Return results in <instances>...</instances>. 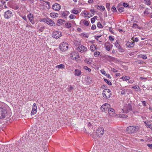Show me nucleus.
Here are the masks:
<instances>
[{
  "mask_svg": "<svg viewBox=\"0 0 152 152\" xmlns=\"http://www.w3.org/2000/svg\"><path fill=\"white\" fill-rule=\"evenodd\" d=\"M4 16L5 18L8 19L12 16V12L10 10H8L5 12Z\"/></svg>",
  "mask_w": 152,
  "mask_h": 152,
  "instance_id": "9",
  "label": "nucleus"
},
{
  "mask_svg": "<svg viewBox=\"0 0 152 152\" xmlns=\"http://www.w3.org/2000/svg\"><path fill=\"white\" fill-rule=\"evenodd\" d=\"M102 36V35H100L98 36H95V38L97 40H98V38Z\"/></svg>",
  "mask_w": 152,
  "mask_h": 152,
  "instance_id": "52",
  "label": "nucleus"
},
{
  "mask_svg": "<svg viewBox=\"0 0 152 152\" xmlns=\"http://www.w3.org/2000/svg\"><path fill=\"white\" fill-rule=\"evenodd\" d=\"M134 42H128L127 43L126 45L129 48H132L134 46Z\"/></svg>",
  "mask_w": 152,
  "mask_h": 152,
  "instance_id": "20",
  "label": "nucleus"
},
{
  "mask_svg": "<svg viewBox=\"0 0 152 152\" xmlns=\"http://www.w3.org/2000/svg\"><path fill=\"white\" fill-rule=\"evenodd\" d=\"M19 7V6L17 5H15L13 6L12 8L15 10L18 9Z\"/></svg>",
  "mask_w": 152,
  "mask_h": 152,
  "instance_id": "32",
  "label": "nucleus"
},
{
  "mask_svg": "<svg viewBox=\"0 0 152 152\" xmlns=\"http://www.w3.org/2000/svg\"><path fill=\"white\" fill-rule=\"evenodd\" d=\"M22 18L26 21H27L26 18L25 16H23L22 17Z\"/></svg>",
  "mask_w": 152,
  "mask_h": 152,
  "instance_id": "58",
  "label": "nucleus"
},
{
  "mask_svg": "<svg viewBox=\"0 0 152 152\" xmlns=\"http://www.w3.org/2000/svg\"><path fill=\"white\" fill-rule=\"evenodd\" d=\"M138 38H137V37H136L135 39H134V41L137 42H138Z\"/></svg>",
  "mask_w": 152,
  "mask_h": 152,
  "instance_id": "64",
  "label": "nucleus"
},
{
  "mask_svg": "<svg viewBox=\"0 0 152 152\" xmlns=\"http://www.w3.org/2000/svg\"><path fill=\"white\" fill-rule=\"evenodd\" d=\"M91 12H93V13H92V15L90 16V17L91 16V17L92 16L94 15V12H95V11L94 10V9H91L90 10Z\"/></svg>",
  "mask_w": 152,
  "mask_h": 152,
  "instance_id": "46",
  "label": "nucleus"
},
{
  "mask_svg": "<svg viewBox=\"0 0 152 152\" xmlns=\"http://www.w3.org/2000/svg\"><path fill=\"white\" fill-rule=\"evenodd\" d=\"M79 57V56L77 52H74L71 54L70 58L72 59H77Z\"/></svg>",
  "mask_w": 152,
  "mask_h": 152,
  "instance_id": "10",
  "label": "nucleus"
},
{
  "mask_svg": "<svg viewBox=\"0 0 152 152\" xmlns=\"http://www.w3.org/2000/svg\"><path fill=\"white\" fill-rule=\"evenodd\" d=\"M28 18L30 20V22L32 24H34L35 23V21L34 20L33 15L31 13H30L27 16Z\"/></svg>",
  "mask_w": 152,
  "mask_h": 152,
  "instance_id": "16",
  "label": "nucleus"
},
{
  "mask_svg": "<svg viewBox=\"0 0 152 152\" xmlns=\"http://www.w3.org/2000/svg\"><path fill=\"white\" fill-rule=\"evenodd\" d=\"M129 77L125 76L122 77L121 79H123V81H126L129 80Z\"/></svg>",
  "mask_w": 152,
  "mask_h": 152,
  "instance_id": "21",
  "label": "nucleus"
},
{
  "mask_svg": "<svg viewBox=\"0 0 152 152\" xmlns=\"http://www.w3.org/2000/svg\"><path fill=\"white\" fill-rule=\"evenodd\" d=\"M108 112L109 115L110 116H113L115 115V111L114 110L110 107Z\"/></svg>",
  "mask_w": 152,
  "mask_h": 152,
  "instance_id": "12",
  "label": "nucleus"
},
{
  "mask_svg": "<svg viewBox=\"0 0 152 152\" xmlns=\"http://www.w3.org/2000/svg\"><path fill=\"white\" fill-rule=\"evenodd\" d=\"M110 4L109 3H107L106 5V7L107 10L109 11L110 10Z\"/></svg>",
  "mask_w": 152,
  "mask_h": 152,
  "instance_id": "39",
  "label": "nucleus"
},
{
  "mask_svg": "<svg viewBox=\"0 0 152 152\" xmlns=\"http://www.w3.org/2000/svg\"><path fill=\"white\" fill-rule=\"evenodd\" d=\"M89 14V13L87 11H86L84 13V14L85 15H86V16H88Z\"/></svg>",
  "mask_w": 152,
  "mask_h": 152,
  "instance_id": "59",
  "label": "nucleus"
},
{
  "mask_svg": "<svg viewBox=\"0 0 152 152\" xmlns=\"http://www.w3.org/2000/svg\"><path fill=\"white\" fill-rule=\"evenodd\" d=\"M96 25L94 24H93L92 25V26H91V29L92 30H94V29H96Z\"/></svg>",
  "mask_w": 152,
  "mask_h": 152,
  "instance_id": "45",
  "label": "nucleus"
},
{
  "mask_svg": "<svg viewBox=\"0 0 152 152\" xmlns=\"http://www.w3.org/2000/svg\"><path fill=\"white\" fill-rule=\"evenodd\" d=\"M91 61H90L89 60H86V63H87V64H90L91 63Z\"/></svg>",
  "mask_w": 152,
  "mask_h": 152,
  "instance_id": "55",
  "label": "nucleus"
},
{
  "mask_svg": "<svg viewBox=\"0 0 152 152\" xmlns=\"http://www.w3.org/2000/svg\"><path fill=\"white\" fill-rule=\"evenodd\" d=\"M5 3V2L4 1H0V8H1L3 6Z\"/></svg>",
  "mask_w": 152,
  "mask_h": 152,
  "instance_id": "28",
  "label": "nucleus"
},
{
  "mask_svg": "<svg viewBox=\"0 0 152 152\" xmlns=\"http://www.w3.org/2000/svg\"><path fill=\"white\" fill-rule=\"evenodd\" d=\"M83 23L86 26H88L89 25V23L88 21L86 20H84L83 21Z\"/></svg>",
  "mask_w": 152,
  "mask_h": 152,
  "instance_id": "36",
  "label": "nucleus"
},
{
  "mask_svg": "<svg viewBox=\"0 0 152 152\" xmlns=\"http://www.w3.org/2000/svg\"><path fill=\"white\" fill-rule=\"evenodd\" d=\"M97 26L98 28H103V26L100 22H98L97 23Z\"/></svg>",
  "mask_w": 152,
  "mask_h": 152,
  "instance_id": "33",
  "label": "nucleus"
},
{
  "mask_svg": "<svg viewBox=\"0 0 152 152\" xmlns=\"http://www.w3.org/2000/svg\"><path fill=\"white\" fill-rule=\"evenodd\" d=\"M145 2V4L148 5H150L151 4V1L150 0H144Z\"/></svg>",
  "mask_w": 152,
  "mask_h": 152,
  "instance_id": "27",
  "label": "nucleus"
},
{
  "mask_svg": "<svg viewBox=\"0 0 152 152\" xmlns=\"http://www.w3.org/2000/svg\"><path fill=\"white\" fill-rule=\"evenodd\" d=\"M129 5L127 3H123V6L124 7H127Z\"/></svg>",
  "mask_w": 152,
  "mask_h": 152,
  "instance_id": "57",
  "label": "nucleus"
},
{
  "mask_svg": "<svg viewBox=\"0 0 152 152\" xmlns=\"http://www.w3.org/2000/svg\"><path fill=\"white\" fill-rule=\"evenodd\" d=\"M42 21L51 26H53L55 25V23L49 18L43 19Z\"/></svg>",
  "mask_w": 152,
  "mask_h": 152,
  "instance_id": "7",
  "label": "nucleus"
},
{
  "mask_svg": "<svg viewBox=\"0 0 152 152\" xmlns=\"http://www.w3.org/2000/svg\"><path fill=\"white\" fill-rule=\"evenodd\" d=\"M118 48V50L119 51L123 52L124 51V49L121 48V47Z\"/></svg>",
  "mask_w": 152,
  "mask_h": 152,
  "instance_id": "43",
  "label": "nucleus"
},
{
  "mask_svg": "<svg viewBox=\"0 0 152 152\" xmlns=\"http://www.w3.org/2000/svg\"><path fill=\"white\" fill-rule=\"evenodd\" d=\"M98 7L100 8V9H99V10L102 12H103L105 9L104 6H102H102L98 5V7H97V9H98Z\"/></svg>",
  "mask_w": 152,
  "mask_h": 152,
  "instance_id": "22",
  "label": "nucleus"
},
{
  "mask_svg": "<svg viewBox=\"0 0 152 152\" xmlns=\"http://www.w3.org/2000/svg\"><path fill=\"white\" fill-rule=\"evenodd\" d=\"M73 89V87L71 86H70L68 88V91L71 92Z\"/></svg>",
  "mask_w": 152,
  "mask_h": 152,
  "instance_id": "41",
  "label": "nucleus"
},
{
  "mask_svg": "<svg viewBox=\"0 0 152 152\" xmlns=\"http://www.w3.org/2000/svg\"><path fill=\"white\" fill-rule=\"evenodd\" d=\"M104 81L108 85H112L111 82L110 81L107 80L106 79H104Z\"/></svg>",
  "mask_w": 152,
  "mask_h": 152,
  "instance_id": "26",
  "label": "nucleus"
},
{
  "mask_svg": "<svg viewBox=\"0 0 152 152\" xmlns=\"http://www.w3.org/2000/svg\"><path fill=\"white\" fill-rule=\"evenodd\" d=\"M56 67L58 69H63L64 68L65 66L64 64H61L56 66Z\"/></svg>",
  "mask_w": 152,
  "mask_h": 152,
  "instance_id": "24",
  "label": "nucleus"
},
{
  "mask_svg": "<svg viewBox=\"0 0 152 152\" xmlns=\"http://www.w3.org/2000/svg\"><path fill=\"white\" fill-rule=\"evenodd\" d=\"M138 129L139 127L138 126H130L127 128L126 131L129 134H133L137 132Z\"/></svg>",
  "mask_w": 152,
  "mask_h": 152,
  "instance_id": "2",
  "label": "nucleus"
},
{
  "mask_svg": "<svg viewBox=\"0 0 152 152\" xmlns=\"http://www.w3.org/2000/svg\"><path fill=\"white\" fill-rule=\"evenodd\" d=\"M100 54V53L99 52L96 51L94 53V56L95 57H97L99 56Z\"/></svg>",
  "mask_w": 152,
  "mask_h": 152,
  "instance_id": "34",
  "label": "nucleus"
},
{
  "mask_svg": "<svg viewBox=\"0 0 152 152\" xmlns=\"http://www.w3.org/2000/svg\"><path fill=\"white\" fill-rule=\"evenodd\" d=\"M96 47V46H95L94 45H92L91 46L90 48L91 50L94 51L95 50L94 48Z\"/></svg>",
  "mask_w": 152,
  "mask_h": 152,
  "instance_id": "30",
  "label": "nucleus"
},
{
  "mask_svg": "<svg viewBox=\"0 0 152 152\" xmlns=\"http://www.w3.org/2000/svg\"><path fill=\"white\" fill-rule=\"evenodd\" d=\"M81 72L78 69H75V76H79L81 75Z\"/></svg>",
  "mask_w": 152,
  "mask_h": 152,
  "instance_id": "18",
  "label": "nucleus"
},
{
  "mask_svg": "<svg viewBox=\"0 0 152 152\" xmlns=\"http://www.w3.org/2000/svg\"><path fill=\"white\" fill-rule=\"evenodd\" d=\"M109 30L112 33V34H113L114 33V32H113V31H112V28H109Z\"/></svg>",
  "mask_w": 152,
  "mask_h": 152,
  "instance_id": "61",
  "label": "nucleus"
},
{
  "mask_svg": "<svg viewBox=\"0 0 152 152\" xmlns=\"http://www.w3.org/2000/svg\"><path fill=\"white\" fill-rule=\"evenodd\" d=\"M68 14L67 12H63L62 13V17H66L67 16Z\"/></svg>",
  "mask_w": 152,
  "mask_h": 152,
  "instance_id": "29",
  "label": "nucleus"
},
{
  "mask_svg": "<svg viewBox=\"0 0 152 152\" xmlns=\"http://www.w3.org/2000/svg\"><path fill=\"white\" fill-rule=\"evenodd\" d=\"M52 7L54 10L58 11L61 9V6L58 4L56 3Z\"/></svg>",
  "mask_w": 152,
  "mask_h": 152,
  "instance_id": "17",
  "label": "nucleus"
},
{
  "mask_svg": "<svg viewBox=\"0 0 152 152\" xmlns=\"http://www.w3.org/2000/svg\"><path fill=\"white\" fill-rule=\"evenodd\" d=\"M142 104L144 106H145L146 105V103L145 101H143L142 102Z\"/></svg>",
  "mask_w": 152,
  "mask_h": 152,
  "instance_id": "60",
  "label": "nucleus"
},
{
  "mask_svg": "<svg viewBox=\"0 0 152 152\" xmlns=\"http://www.w3.org/2000/svg\"><path fill=\"white\" fill-rule=\"evenodd\" d=\"M146 126L147 128H149L152 130V126L151 124H146Z\"/></svg>",
  "mask_w": 152,
  "mask_h": 152,
  "instance_id": "42",
  "label": "nucleus"
},
{
  "mask_svg": "<svg viewBox=\"0 0 152 152\" xmlns=\"http://www.w3.org/2000/svg\"><path fill=\"white\" fill-rule=\"evenodd\" d=\"M141 58H142L143 59H146L147 58L146 55H142L141 56Z\"/></svg>",
  "mask_w": 152,
  "mask_h": 152,
  "instance_id": "47",
  "label": "nucleus"
},
{
  "mask_svg": "<svg viewBox=\"0 0 152 152\" xmlns=\"http://www.w3.org/2000/svg\"><path fill=\"white\" fill-rule=\"evenodd\" d=\"M109 37L110 40L113 41L114 40V39L113 37H112L111 36H109Z\"/></svg>",
  "mask_w": 152,
  "mask_h": 152,
  "instance_id": "53",
  "label": "nucleus"
},
{
  "mask_svg": "<svg viewBox=\"0 0 152 152\" xmlns=\"http://www.w3.org/2000/svg\"><path fill=\"white\" fill-rule=\"evenodd\" d=\"M74 15L72 14H71L69 16V18L71 19H74Z\"/></svg>",
  "mask_w": 152,
  "mask_h": 152,
  "instance_id": "51",
  "label": "nucleus"
},
{
  "mask_svg": "<svg viewBox=\"0 0 152 152\" xmlns=\"http://www.w3.org/2000/svg\"><path fill=\"white\" fill-rule=\"evenodd\" d=\"M93 2V0H89L88 2L89 3H92Z\"/></svg>",
  "mask_w": 152,
  "mask_h": 152,
  "instance_id": "62",
  "label": "nucleus"
},
{
  "mask_svg": "<svg viewBox=\"0 0 152 152\" xmlns=\"http://www.w3.org/2000/svg\"><path fill=\"white\" fill-rule=\"evenodd\" d=\"M132 110V106L130 103L125 104L122 109L123 112L125 113H127Z\"/></svg>",
  "mask_w": 152,
  "mask_h": 152,
  "instance_id": "3",
  "label": "nucleus"
},
{
  "mask_svg": "<svg viewBox=\"0 0 152 152\" xmlns=\"http://www.w3.org/2000/svg\"><path fill=\"white\" fill-rule=\"evenodd\" d=\"M147 146L150 148L152 149V144H148Z\"/></svg>",
  "mask_w": 152,
  "mask_h": 152,
  "instance_id": "56",
  "label": "nucleus"
},
{
  "mask_svg": "<svg viewBox=\"0 0 152 152\" xmlns=\"http://www.w3.org/2000/svg\"><path fill=\"white\" fill-rule=\"evenodd\" d=\"M64 20L62 19H60L58 20L57 21V24L59 26L62 25L64 22Z\"/></svg>",
  "mask_w": 152,
  "mask_h": 152,
  "instance_id": "19",
  "label": "nucleus"
},
{
  "mask_svg": "<svg viewBox=\"0 0 152 152\" xmlns=\"http://www.w3.org/2000/svg\"><path fill=\"white\" fill-rule=\"evenodd\" d=\"M95 20V19H94V18H92L91 19V23H94Z\"/></svg>",
  "mask_w": 152,
  "mask_h": 152,
  "instance_id": "49",
  "label": "nucleus"
},
{
  "mask_svg": "<svg viewBox=\"0 0 152 152\" xmlns=\"http://www.w3.org/2000/svg\"><path fill=\"white\" fill-rule=\"evenodd\" d=\"M1 103V102H0V104ZM6 113L7 111L6 110L3 108L0 107V119L5 118Z\"/></svg>",
  "mask_w": 152,
  "mask_h": 152,
  "instance_id": "8",
  "label": "nucleus"
},
{
  "mask_svg": "<svg viewBox=\"0 0 152 152\" xmlns=\"http://www.w3.org/2000/svg\"><path fill=\"white\" fill-rule=\"evenodd\" d=\"M65 26L66 28H70L72 26V24L70 23H65Z\"/></svg>",
  "mask_w": 152,
  "mask_h": 152,
  "instance_id": "23",
  "label": "nucleus"
},
{
  "mask_svg": "<svg viewBox=\"0 0 152 152\" xmlns=\"http://www.w3.org/2000/svg\"><path fill=\"white\" fill-rule=\"evenodd\" d=\"M125 92L124 91V90H122V91H121V94H125Z\"/></svg>",
  "mask_w": 152,
  "mask_h": 152,
  "instance_id": "63",
  "label": "nucleus"
},
{
  "mask_svg": "<svg viewBox=\"0 0 152 152\" xmlns=\"http://www.w3.org/2000/svg\"><path fill=\"white\" fill-rule=\"evenodd\" d=\"M104 46L106 50L108 51H109L110 49L112 48L113 45L109 42H107L104 43Z\"/></svg>",
  "mask_w": 152,
  "mask_h": 152,
  "instance_id": "13",
  "label": "nucleus"
},
{
  "mask_svg": "<svg viewBox=\"0 0 152 152\" xmlns=\"http://www.w3.org/2000/svg\"><path fill=\"white\" fill-rule=\"evenodd\" d=\"M102 94L103 97L106 98H109L111 95V92L108 89H105L104 90Z\"/></svg>",
  "mask_w": 152,
  "mask_h": 152,
  "instance_id": "5",
  "label": "nucleus"
},
{
  "mask_svg": "<svg viewBox=\"0 0 152 152\" xmlns=\"http://www.w3.org/2000/svg\"><path fill=\"white\" fill-rule=\"evenodd\" d=\"M115 45L117 48H119V47H120V45L118 42V40L116 41L115 43Z\"/></svg>",
  "mask_w": 152,
  "mask_h": 152,
  "instance_id": "35",
  "label": "nucleus"
},
{
  "mask_svg": "<svg viewBox=\"0 0 152 152\" xmlns=\"http://www.w3.org/2000/svg\"><path fill=\"white\" fill-rule=\"evenodd\" d=\"M37 106L35 103H34L33 106V108L31 113V115H34L37 112Z\"/></svg>",
  "mask_w": 152,
  "mask_h": 152,
  "instance_id": "14",
  "label": "nucleus"
},
{
  "mask_svg": "<svg viewBox=\"0 0 152 152\" xmlns=\"http://www.w3.org/2000/svg\"><path fill=\"white\" fill-rule=\"evenodd\" d=\"M84 68L86 70H88L89 72L91 71V69L88 68L87 66H85L84 67Z\"/></svg>",
  "mask_w": 152,
  "mask_h": 152,
  "instance_id": "40",
  "label": "nucleus"
},
{
  "mask_svg": "<svg viewBox=\"0 0 152 152\" xmlns=\"http://www.w3.org/2000/svg\"><path fill=\"white\" fill-rule=\"evenodd\" d=\"M50 15L51 16H53L54 18L55 17H57L58 16V14L55 13H52L50 14Z\"/></svg>",
  "mask_w": 152,
  "mask_h": 152,
  "instance_id": "31",
  "label": "nucleus"
},
{
  "mask_svg": "<svg viewBox=\"0 0 152 152\" xmlns=\"http://www.w3.org/2000/svg\"><path fill=\"white\" fill-rule=\"evenodd\" d=\"M111 10L113 12H117V10L115 7L113 6L112 7Z\"/></svg>",
  "mask_w": 152,
  "mask_h": 152,
  "instance_id": "37",
  "label": "nucleus"
},
{
  "mask_svg": "<svg viewBox=\"0 0 152 152\" xmlns=\"http://www.w3.org/2000/svg\"><path fill=\"white\" fill-rule=\"evenodd\" d=\"M124 9V7H121L118 9V11L120 12H123V11H124V10H123Z\"/></svg>",
  "mask_w": 152,
  "mask_h": 152,
  "instance_id": "38",
  "label": "nucleus"
},
{
  "mask_svg": "<svg viewBox=\"0 0 152 152\" xmlns=\"http://www.w3.org/2000/svg\"><path fill=\"white\" fill-rule=\"evenodd\" d=\"M71 12L75 14H77L79 13V11L77 10L74 9L72 10Z\"/></svg>",
  "mask_w": 152,
  "mask_h": 152,
  "instance_id": "25",
  "label": "nucleus"
},
{
  "mask_svg": "<svg viewBox=\"0 0 152 152\" xmlns=\"http://www.w3.org/2000/svg\"><path fill=\"white\" fill-rule=\"evenodd\" d=\"M138 26L137 24L134 23L133 24L132 27L133 28H136Z\"/></svg>",
  "mask_w": 152,
  "mask_h": 152,
  "instance_id": "50",
  "label": "nucleus"
},
{
  "mask_svg": "<svg viewBox=\"0 0 152 152\" xmlns=\"http://www.w3.org/2000/svg\"><path fill=\"white\" fill-rule=\"evenodd\" d=\"M110 107V105L108 103H105L102 105L100 107V109L102 112L106 113H108Z\"/></svg>",
  "mask_w": 152,
  "mask_h": 152,
  "instance_id": "4",
  "label": "nucleus"
},
{
  "mask_svg": "<svg viewBox=\"0 0 152 152\" xmlns=\"http://www.w3.org/2000/svg\"><path fill=\"white\" fill-rule=\"evenodd\" d=\"M127 117V115H124V114H123V115H122L121 116V117L122 118H126Z\"/></svg>",
  "mask_w": 152,
  "mask_h": 152,
  "instance_id": "54",
  "label": "nucleus"
},
{
  "mask_svg": "<svg viewBox=\"0 0 152 152\" xmlns=\"http://www.w3.org/2000/svg\"><path fill=\"white\" fill-rule=\"evenodd\" d=\"M59 48L61 50L65 51L68 49V44L66 42H63L60 44Z\"/></svg>",
  "mask_w": 152,
  "mask_h": 152,
  "instance_id": "6",
  "label": "nucleus"
},
{
  "mask_svg": "<svg viewBox=\"0 0 152 152\" xmlns=\"http://www.w3.org/2000/svg\"><path fill=\"white\" fill-rule=\"evenodd\" d=\"M101 73L104 75H107V74L106 72L103 69H102L101 70Z\"/></svg>",
  "mask_w": 152,
  "mask_h": 152,
  "instance_id": "44",
  "label": "nucleus"
},
{
  "mask_svg": "<svg viewBox=\"0 0 152 152\" xmlns=\"http://www.w3.org/2000/svg\"><path fill=\"white\" fill-rule=\"evenodd\" d=\"M61 32H60L59 31H57L56 32H53L52 34V36L53 37L55 38L58 39L61 36Z\"/></svg>",
  "mask_w": 152,
  "mask_h": 152,
  "instance_id": "11",
  "label": "nucleus"
},
{
  "mask_svg": "<svg viewBox=\"0 0 152 152\" xmlns=\"http://www.w3.org/2000/svg\"><path fill=\"white\" fill-rule=\"evenodd\" d=\"M77 50L78 51H80L81 53H83L84 51H87V48L86 47H85L83 46H81L78 47Z\"/></svg>",
  "mask_w": 152,
  "mask_h": 152,
  "instance_id": "15",
  "label": "nucleus"
},
{
  "mask_svg": "<svg viewBox=\"0 0 152 152\" xmlns=\"http://www.w3.org/2000/svg\"><path fill=\"white\" fill-rule=\"evenodd\" d=\"M104 129L102 127L98 128L95 132L92 134L93 137L95 139L100 137L104 134Z\"/></svg>",
  "mask_w": 152,
  "mask_h": 152,
  "instance_id": "1",
  "label": "nucleus"
},
{
  "mask_svg": "<svg viewBox=\"0 0 152 152\" xmlns=\"http://www.w3.org/2000/svg\"><path fill=\"white\" fill-rule=\"evenodd\" d=\"M132 88H133L134 89H137L138 88H139V87L137 85H136L133 87H132Z\"/></svg>",
  "mask_w": 152,
  "mask_h": 152,
  "instance_id": "48",
  "label": "nucleus"
}]
</instances>
